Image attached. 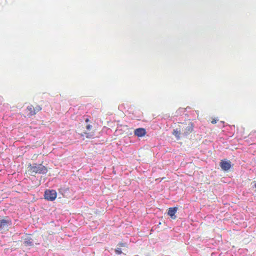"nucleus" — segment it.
Wrapping results in <instances>:
<instances>
[{
    "mask_svg": "<svg viewBox=\"0 0 256 256\" xmlns=\"http://www.w3.org/2000/svg\"><path fill=\"white\" fill-rule=\"evenodd\" d=\"M29 170L32 173L44 174L48 172L47 168L42 164H34L30 166Z\"/></svg>",
    "mask_w": 256,
    "mask_h": 256,
    "instance_id": "1",
    "label": "nucleus"
},
{
    "mask_svg": "<svg viewBox=\"0 0 256 256\" xmlns=\"http://www.w3.org/2000/svg\"><path fill=\"white\" fill-rule=\"evenodd\" d=\"M85 121H86V122H88L90 121V120H89L88 118H86Z\"/></svg>",
    "mask_w": 256,
    "mask_h": 256,
    "instance_id": "15",
    "label": "nucleus"
},
{
    "mask_svg": "<svg viewBox=\"0 0 256 256\" xmlns=\"http://www.w3.org/2000/svg\"><path fill=\"white\" fill-rule=\"evenodd\" d=\"M42 107L39 105L34 106L32 105L28 106L26 109V112L28 117H31L35 115L37 112L42 110Z\"/></svg>",
    "mask_w": 256,
    "mask_h": 256,
    "instance_id": "2",
    "label": "nucleus"
},
{
    "mask_svg": "<svg viewBox=\"0 0 256 256\" xmlns=\"http://www.w3.org/2000/svg\"><path fill=\"white\" fill-rule=\"evenodd\" d=\"M57 196V193L55 190H46L44 192V198L48 200H54Z\"/></svg>",
    "mask_w": 256,
    "mask_h": 256,
    "instance_id": "3",
    "label": "nucleus"
},
{
    "mask_svg": "<svg viewBox=\"0 0 256 256\" xmlns=\"http://www.w3.org/2000/svg\"><path fill=\"white\" fill-rule=\"evenodd\" d=\"M24 244L26 246H32L34 244L33 240L28 236L24 238Z\"/></svg>",
    "mask_w": 256,
    "mask_h": 256,
    "instance_id": "7",
    "label": "nucleus"
},
{
    "mask_svg": "<svg viewBox=\"0 0 256 256\" xmlns=\"http://www.w3.org/2000/svg\"><path fill=\"white\" fill-rule=\"evenodd\" d=\"M172 134L178 139H180V130H174L172 132Z\"/></svg>",
    "mask_w": 256,
    "mask_h": 256,
    "instance_id": "10",
    "label": "nucleus"
},
{
    "mask_svg": "<svg viewBox=\"0 0 256 256\" xmlns=\"http://www.w3.org/2000/svg\"><path fill=\"white\" fill-rule=\"evenodd\" d=\"M254 187L256 188V182L254 184Z\"/></svg>",
    "mask_w": 256,
    "mask_h": 256,
    "instance_id": "16",
    "label": "nucleus"
},
{
    "mask_svg": "<svg viewBox=\"0 0 256 256\" xmlns=\"http://www.w3.org/2000/svg\"><path fill=\"white\" fill-rule=\"evenodd\" d=\"M220 165L222 169L224 171L228 170L231 167L230 162L227 160H221Z\"/></svg>",
    "mask_w": 256,
    "mask_h": 256,
    "instance_id": "5",
    "label": "nucleus"
},
{
    "mask_svg": "<svg viewBox=\"0 0 256 256\" xmlns=\"http://www.w3.org/2000/svg\"><path fill=\"white\" fill-rule=\"evenodd\" d=\"M134 134L138 137H142L146 134V130L144 128H138L134 130Z\"/></svg>",
    "mask_w": 256,
    "mask_h": 256,
    "instance_id": "6",
    "label": "nucleus"
},
{
    "mask_svg": "<svg viewBox=\"0 0 256 256\" xmlns=\"http://www.w3.org/2000/svg\"><path fill=\"white\" fill-rule=\"evenodd\" d=\"M193 124L190 122L189 125L185 128V134L187 135L188 134L191 133L193 130Z\"/></svg>",
    "mask_w": 256,
    "mask_h": 256,
    "instance_id": "9",
    "label": "nucleus"
},
{
    "mask_svg": "<svg viewBox=\"0 0 256 256\" xmlns=\"http://www.w3.org/2000/svg\"><path fill=\"white\" fill-rule=\"evenodd\" d=\"M12 224L11 220L8 217L0 220V230H5L9 226Z\"/></svg>",
    "mask_w": 256,
    "mask_h": 256,
    "instance_id": "4",
    "label": "nucleus"
},
{
    "mask_svg": "<svg viewBox=\"0 0 256 256\" xmlns=\"http://www.w3.org/2000/svg\"><path fill=\"white\" fill-rule=\"evenodd\" d=\"M216 122H217V120H216V119H213L212 121H211V122L212 124H215L216 123Z\"/></svg>",
    "mask_w": 256,
    "mask_h": 256,
    "instance_id": "14",
    "label": "nucleus"
},
{
    "mask_svg": "<svg viewBox=\"0 0 256 256\" xmlns=\"http://www.w3.org/2000/svg\"><path fill=\"white\" fill-rule=\"evenodd\" d=\"M82 136H86V138H91L94 136V132H84V134H82Z\"/></svg>",
    "mask_w": 256,
    "mask_h": 256,
    "instance_id": "11",
    "label": "nucleus"
},
{
    "mask_svg": "<svg viewBox=\"0 0 256 256\" xmlns=\"http://www.w3.org/2000/svg\"><path fill=\"white\" fill-rule=\"evenodd\" d=\"M116 252L117 254H121L122 253L121 250L119 248H118L116 250Z\"/></svg>",
    "mask_w": 256,
    "mask_h": 256,
    "instance_id": "13",
    "label": "nucleus"
},
{
    "mask_svg": "<svg viewBox=\"0 0 256 256\" xmlns=\"http://www.w3.org/2000/svg\"><path fill=\"white\" fill-rule=\"evenodd\" d=\"M92 126L88 124H87L86 126V129L88 130H92Z\"/></svg>",
    "mask_w": 256,
    "mask_h": 256,
    "instance_id": "12",
    "label": "nucleus"
},
{
    "mask_svg": "<svg viewBox=\"0 0 256 256\" xmlns=\"http://www.w3.org/2000/svg\"><path fill=\"white\" fill-rule=\"evenodd\" d=\"M177 209L176 208H170L168 209V214L172 219L176 218L175 214L177 211Z\"/></svg>",
    "mask_w": 256,
    "mask_h": 256,
    "instance_id": "8",
    "label": "nucleus"
}]
</instances>
